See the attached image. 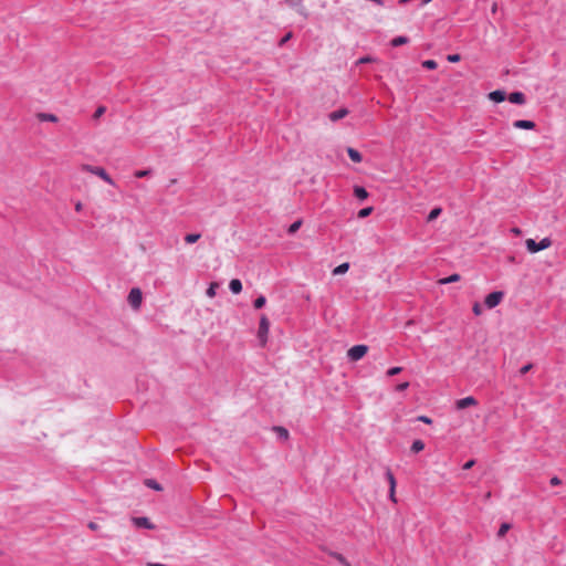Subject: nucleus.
<instances>
[{
    "instance_id": "nucleus-10",
    "label": "nucleus",
    "mask_w": 566,
    "mask_h": 566,
    "mask_svg": "<svg viewBox=\"0 0 566 566\" xmlns=\"http://www.w3.org/2000/svg\"><path fill=\"white\" fill-rule=\"evenodd\" d=\"M513 126L518 129H534L536 125L533 120L517 119L513 123Z\"/></svg>"
},
{
    "instance_id": "nucleus-14",
    "label": "nucleus",
    "mask_w": 566,
    "mask_h": 566,
    "mask_svg": "<svg viewBox=\"0 0 566 566\" xmlns=\"http://www.w3.org/2000/svg\"><path fill=\"white\" fill-rule=\"evenodd\" d=\"M347 154H348V157L354 163H360L363 160L361 154L358 150H356L355 148L348 147L347 148Z\"/></svg>"
},
{
    "instance_id": "nucleus-46",
    "label": "nucleus",
    "mask_w": 566,
    "mask_h": 566,
    "mask_svg": "<svg viewBox=\"0 0 566 566\" xmlns=\"http://www.w3.org/2000/svg\"><path fill=\"white\" fill-rule=\"evenodd\" d=\"M291 38H292V33H287V34H285V35L281 39V41H280V45L285 44V43H286Z\"/></svg>"
},
{
    "instance_id": "nucleus-40",
    "label": "nucleus",
    "mask_w": 566,
    "mask_h": 566,
    "mask_svg": "<svg viewBox=\"0 0 566 566\" xmlns=\"http://www.w3.org/2000/svg\"><path fill=\"white\" fill-rule=\"evenodd\" d=\"M374 59L371 56H363L360 57L358 61H357V64H365V63H370L373 62Z\"/></svg>"
},
{
    "instance_id": "nucleus-22",
    "label": "nucleus",
    "mask_w": 566,
    "mask_h": 566,
    "mask_svg": "<svg viewBox=\"0 0 566 566\" xmlns=\"http://www.w3.org/2000/svg\"><path fill=\"white\" fill-rule=\"evenodd\" d=\"M459 280H460V275L459 274H452L450 276L441 279L439 281V283L440 284H449V283L458 282Z\"/></svg>"
},
{
    "instance_id": "nucleus-34",
    "label": "nucleus",
    "mask_w": 566,
    "mask_h": 566,
    "mask_svg": "<svg viewBox=\"0 0 566 566\" xmlns=\"http://www.w3.org/2000/svg\"><path fill=\"white\" fill-rule=\"evenodd\" d=\"M97 167H98V166H92V165H87V164H85V165H82L81 169H82L83 171H87V172H90V174H93V175H94V171H95V169H97Z\"/></svg>"
},
{
    "instance_id": "nucleus-6",
    "label": "nucleus",
    "mask_w": 566,
    "mask_h": 566,
    "mask_svg": "<svg viewBox=\"0 0 566 566\" xmlns=\"http://www.w3.org/2000/svg\"><path fill=\"white\" fill-rule=\"evenodd\" d=\"M132 522L138 528H147V530H154L155 528V525L150 522V520L148 517H145V516L133 517Z\"/></svg>"
},
{
    "instance_id": "nucleus-25",
    "label": "nucleus",
    "mask_w": 566,
    "mask_h": 566,
    "mask_svg": "<svg viewBox=\"0 0 566 566\" xmlns=\"http://www.w3.org/2000/svg\"><path fill=\"white\" fill-rule=\"evenodd\" d=\"M331 556L334 557L338 563H340L344 566H352L347 562V559L342 554H339V553H332Z\"/></svg>"
},
{
    "instance_id": "nucleus-1",
    "label": "nucleus",
    "mask_w": 566,
    "mask_h": 566,
    "mask_svg": "<svg viewBox=\"0 0 566 566\" xmlns=\"http://www.w3.org/2000/svg\"><path fill=\"white\" fill-rule=\"evenodd\" d=\"M525 245L528 252L536 253L542 250L548 249L552 245V240L546 237L543 238L538 243L533 239H526Z\"/></svg>"
},
{
    "instance_id": "nucleus-16",
    "label": "nucleus",
    "mask_w": 566,
    "mask_h": 566,
    "mask_svg": "<svg viewBox=\"0 0 566 566\" xmlns=\"http://www.w3.org/2000/svg\"><path fill=\"white\" fill-rule=\"evenodd\" d=\"M38 118L40 122H51V123L57 122V117L54 114H50V113H39Z\"/></svg>"
},
{
    "instance_id": "nucleus-17",
    "label": "nucleus",
    "mask_w": 566,
    "mask_h": 566,
    "mask_svg": "<svg viewBox=\"0 0 566 566\" xmlns=\"http://www.w3.org/2000/svg\"><path fill=\"white\" fill-rule=\"evenodd\" d=\"M408 42H409V39L407 36L400 35V36L394 38L391 40L390 44H391V46L397 48V46L407 44Z\"/></svg>"
},
{
    "instance_id": "nucleus-26",
    "label": "nucleus",
    "mask_w": 566,
    "mask_h": 566,
    "mask_svg": "<svg viewBox=\"0 0 566 566\" xmlns=\"http://www.w3.org/2000/svg\"><path fill=\"white\" fill-rule=\"evenodd\" d=\"M265 303H266L265 296L260 295L259 297H256L254 300L253 306L259 310V308H262L265 305Z\"/></svg>"
},
{
    "instance_id": "nucleus-51",
    "label": "nucleus",
    "mask_w": 566,
    "mask_h": 566,
    "mask_svg": "<svg viewBox=\"0 0 566 566\" xmlns=\"http://www.w3.org/2000/svg\"><path fill=\"white\" fill-rule=\"evenodd\" d=\"M409 1H410V0H400V1H399V3H400V4H406V3H408Z\"/></svg>"
},
{
    "instance_id": "nucleus-37",
    "label": "nucleus",
    "mask_w": 566,
    "mask_h": 566,
    "mask_svg": "<svg viewBox=\"0 0 566 566\" xmlns=\"http://www.w3.org/2000/svg\"><path fill=\"white\" fill-rule=\"evenodd\" d=\"M472 311H473V313L476 316L481 315L482 314V307H481L480 303H478V302L474 303L473 306H472Z\"/></svg>"
},
{
    "instance_id": "nucleus-47",
    "label": "nucleus",
    "mask_w": 566,
    "mask_h": 566,
    "mask_svg": "<svg viewBox=\"0 0 566 566\" xmlns=\"http://www.w3.org/2000/svg\"><path fill=\"white\" fill-rule=\"evenodd\" d=\"M474 463H475V462H474V460H469L468 462H465V463L463 464V470H469V469H471V468L474 465Z\"/></svg>"
},
{
    "instance_id": "nucleus-5",
    "label": "nucleus",
    "mask_w": 566,
    "mask_h": 566,
    "mask_svg": "<svg viewBox=\"0 0 566 566\" xmlns=\"http://www.w3.org/2000/svg\"><path fill=\"white\" fill-rule=\"evenodd\" d=\"M143 301L142 291L138 287H134L129 291L128 303L135 310L139 308Z\"/></svg>"
},
{
    "instance_id": "nucleus-13",
    "label": "nucleus",
    "mask_w": 566,
    "mask_h": 566,
    "mask_svg": "<svg viewBox=\"0 0 566 566\" xmlns=\"http://www.w3.org/2000/svg\"><path fill=\"white\" fill-rule=\"evenodd\" d=\"M229 289L233 294H239L242 291V283L239 279H233L229 283Z\"/></svg>"
},
{
    "instance_id": "nucleus-18",
    "label": "nucleus",
    "mask_w": 566,
    "mask_h": 566,
    "mask_svg": "<svg viewBox=\"0 0 566 566\" xmlns=\"http://www.w3.org/2000/svg\"><path fill=\"white\" fill-rule=\"evenodd\" d=\"M349 263H342L333 270L334 275H340L348 271Z\"/></svg>"
},
{
    "instance_id": "nucleus-49",
    "label": "nucleus",
    "mask_w": 566,
    "mask_h": 566,
    "mask_svg": "<svg viewBox=\"0 0 566 566\" xmlns=\"http://www.w3.org/2000/svg\"><path fill=\"white\" fill-rule=\"evenodd\" d=\"M88 527H90L91 530L95 531V530L97 528V524H96V523H94V522H91V523L88 524Z\"/></svg>"
},
{
    "instance_id": "nucleus-19",
    "label": "nucleus",
    "mask_w": 566,
    "mask_h": 566,
    "mask_svg": "<svg viewBox=\"0 0 566 566\" xmlns=\"http://www.w3.org/2000/svg\"><path fill=\"white\" fill-rule=\"evenodd\" d=\"M424 449V442L422 440H415L411 444V451L418 453Z\"/></svg>"
},
{
    "instance_id": "nucleus-42",
    "label": "nucleus",
    "mask_w": 566,
    "mask_h": 566,
    "mask_svg": "<svg viewBox=\"0 0 566 566\" xmlns=\"http://www.w3.org/2000/svg\"><path fill=\"white\" fill-rule=\"evenodd\" d=\"M549 484H551L552 486L560 485V484H562V480H560L558 476H553V478L549 480Z\"/></svg>"
},
{
    "instance_id": "nucleus-38",
    "label": "nucleus",
    "mask_w": 566,
    "mask_h": 566,
    "mask_svg": "<svg viewBox=\"0 0 566 566\" xmlns=\"http://www.w3.org/2000/svg\"><path fill=\"white\" fill-rule=\"evenodd\" d=\"M409 387V382L405 381L401 384H398L395 388L396 391H405Z\"/></svg>"
},
{
    "instance_id": "nucleus-11",
    "label": "nucleus",
    "mask_w": 566,
    "mask_h": 566,
    "mask_svg": "<svg viewBox=\"0 0 566 566\" xmlns=\"http://www.w3.org/2000/svg\"><path fill=\"white\" fill-rule=\"evenodd\" d=\"M348 115V109L343 107L337 111L329 113L328 117L332 122H337Z\"/></svg>"
},
{
    "instance_id": "nucleus-9",
    "label": "nucleus",
    "mask_w": 566,
    "mask_h": 566,
    "mask_svg": "<svg viewBox=\"0 0 566 566\" xmlns=\"http://www.w3.org/2000/svg\"><path fill=\"white\" fill-rule=\"evenodd\" d=\"M507 99L511 103L517 104V105H523V104L526 103V97H525L524 93H522V92H513V93H511L507 96Z\"/></svg>"
},
{
    "instance_id": "nucleus-44",
    "label": "nucleus",
    "mask_w": 566,
    "mask_h": 566,
    "mask_svg": "<svg viewBox=\"0 0 566 566\" xmlns=\"http://www.w3.org/2000/svg\"><path fill=\"white\" fill-rule=\"evenodd\" d=\"M418 420L427 424H430L432 422V420L427 416H419Z\"/></svg>"
},
{
    "instance_id": "nucleus-27",
    "label": "nucleus",
    "mask_w": 566,
    "mask_h": 566,
    "mask_svg": "<svg viewBox=\"0 0 566 566\" xmlns=\"http://www.w3.org/2000/svg\"><path fill=\"white\" fill-rule=\"evenodd\" d=\"M218 286H219L218 283H214V282L211 283L209 285V287L207 289V292H206L207 296L210 297V298L214 297L216 296V291H217Z\"/></svg>"
},
{
    "instance_id": "nucleus-4",
    "label": "nucleus",
    "mask_w": 566,
    "mask_h": 566,
    "mask_svg": "<svg viewBox=\"0 0 566 566\" xmlns=\"http://www.w3.org/2000/svg\"><path fill=\"white\" fill-rule=\"evenodd\" d=\"M504 293L502 291H495L485 296L484 304L488 308L496 307L503 300Z\"/></svg>"
},
{
    "instance_id": "nucleus-35",
    "label": "nucleus",
    "mask_w": 566,
    "mask_h": 566,
    "mask_svg": "<svg viewBox=\"0 0 566 566\" xmlns=\"http://www.w3.org/2000/svg\"><path fill=\"white\" fill-rule=\"evenodd\" d=\"M402 370L401 367H391L387 370V376L391 377L398 375Z\"/></svg>"
},
{
    "instance_id": "nucleus-33",
    "label": "nucleus",
    "mask_w": 566,
    "mask_h": 566,
    "mask_svg": "<svg viewBox=\"0 0 566 566\" xmlns=\"http://www.w3.org/2000/svg\"><path fill=\"white\" fill-rule=\"evenodd\" d=\"M301 224H302V221H301V220H297V221L293 222V223L290 226V228H289V233H294V232H296V231L300 229Z\"/></svg>"
},
{
    "instance_id": "nucleus-31",
    "label": "nucleus",
    "mask_w": 566,
    "mask_h": 566,
    "mask_svg": "<svg viewBox=\"0 0 566 566\" xmlns=\"http://www.w3.org/2000/svg\"><path fill=\"white\" fill-rule=\"evenodd\" d=\"M150 174H151L150 169H143V170H136L134 172V176L136 178H145V177H148Z\"/></svg>"
},
{
    "instance_id": "nucleus-7",
    "label": "nucleus",
    "mask_w": 566,
    "mask_h": 566,
    "mask_svg": "<svg viewBox=\"0 0 566 566\" xmlns=\"http://www.w3.org/2000/svg\"><path fill=\"white\" fill-rule=\"evenodd\" d=\"M478 405V400L472 397V396H469V397H465V398H461L459 400L455 401V407L457 409L459 410H462V409H465L470 406H475Z\"/></svg>"
},
{
    "instance_id": "nucleus-36",
    "label": "nucleus",
    "mask_w": 566,
    "mask_h": 566,
    "mask_svg": "<svg viewBox=\"0 0 566 566\" xmlns=\"http://www.w3.org/2000/svg\"><path fill=\"white\" fill-rule=\"evenodd\" d=\"M106 108L104 106H98L93 115L94 118H99L104 113Z\"/></svg>"
},
{
    "instance_id": "nucleus-21",
    "label": "nucleus",
    "mask_w": 566,
    "mask_h": 566,
    "mask_svg": "<svg viewBox=\"0 0 566 566\" xmlns=\"http://www.w3.org/2000/svg\"><path fill=\"white\" fill-rule=\"evenodd\" d=\"M385 476L389 483V488L396 489V479L390 469L386 470Z\"/></svg>"
},
{
    "instance_id": "nucleus-12",
    "label": "nucleus",
    "mask_w": 566,
    "mask_h": 566,
    "mask_svg": "<svg viewBox=\"0 0 566 566\" xmlns=\"http://www.w3.org/2000/svg\"><path fill=\"white\" fill-rule=\"evenodd\" d=\"M489 98L491 101H493L494 103H501V102L505 101L506 93L502 90H496L489 94Z\"/></svg>"
},
{
    "instance_id": "nucleus-23",
    "label": "nucleus",
    "mask_w": 566,
    "mask_h": 566,
    "mask_svg": "<svg viewBox=\"0 0 566 566\" xmlns=\"http://www.w3.org/2000/svg\"><path fill=\"white\" fill-rule=\"evenodd\" d=\"M200 233H189L185 237L186 243L192 244L196 243L200 239Z\"/></svg>"
},
{
    "instance_id": "nucleus-32",
    "label": "nucleus",
    "mask_w": 566,
    "mask_h": 566,
    "mask_svg": "<svg viewBox=\"0 0 566 566\" xmlns=\"http://www.w3.org/2000/svg\"><path fill=\"white\" fill-rule=\"evenodd\" d=\"M373 212V207H366L358 211V218L363 219Z\"/></svg>"
},
{
    "instance_id": "nucleus-30",
    "label": "nucleus",
    "mask_w": 566,
    "mask_h": 566,
    "mask_svg": "<svg viewBox=\"0 0 566 566\" xmlns=\"http://www.w3.org/2000/svg\"><path fill=\"white\" fill-rule=\"evenodd\" d=\"M510 528H511V525L509 523L501 524L499 532H497V536L499 537L505 536V534L509 532Z\"/></svg>"
},
{
    "instance_id": "nucleus-3",
    "label": "nucleus",
    "mask_w": 566,
    "mask_h": 566,
    "mask_svg": "<svg viewBox=\"0 0 566 566\" xmlns=\"http://www.w3.org/2000/svg\"><path fill=\"white\" fill-rule=\"evenodd\" d=\"M367 352L368 347L366 345H355L348 349L347 356L352 361H357L361 359Z\"/></svg>"
},
{
    "instance_id": "nucleus-8",
    "label": "nucleus",
    "mask_w": 566,
    "mask_h": 566,
    "mask_svg": "<svg viewBox=\"0 0 566 566\" xmlns=\"http://www.w3.org/2000/svg\"><path fill=\"white\" fill-rule=\"evenodd\" d=\"M94 175L99 177L106 184L111 186H116L114 179L107 174V171L103 167L98 166L97 169H95Z\"/></svg>"
},
{
    "instance_id": "nucleus-39",
    "label": "nucleus",
    "mask_w": 566,
    "mask_h": 566,
    "mask_svg": "<svg viewBox=\"0 0 566 566\" xmlns=\"http://www.w3.org/2000/svg\"><path fill=\"white\" fill-rule=\"evenodd\" d=\"M291 7L296 8L303 4V0H285Z\"/></svg>"
},
{
    "instance_id": "nucleus-24",
    "label": "nucleus",
    "mask_w": 566,
    "mask_h": 566,
    "mask_svg": "<svg viewBox=\"0 0 566 566\" xmlns=\"http://www.w3.org/2000/svg\"><path fill=\"white\" fill-rule=\"evenodd\" d=\"M442 212V209L441 208H433L429 214H428V218L427 220L430 222V221H433L434 219H437Z\"/></svg>"
},
{
    "instance_id": "nucleus-20",
    "label": "nucleus",
    "mask_w": 566,
    "mask_h": 566,
    "mask_svg": "<svg viewBox=\"0 0 566 566\" xmlns=\"http://www.w3.org/2000/svg\"><path fill=\"white\" fill-rule=\"evenodd\" d=\"M273 430L277 433L280 439L287 440L289 431L283 427H273Z\"/></svg>"
},
{
    "instance_id": "nucleus-29",
    "label": "nucleus",
    "mask_w": 566,
    "mask_h": 566,
    "mask_svg": "<svg viewBox=\"0 0 566 566\" xmlns=\"http://www.w3.org/2000/svg\"><path fill=\"white\" fill-rule=\"evenodd\" d=\"M422 66L427 70H436L438 67V63L434 60H426L422 62Z\"/></svg>"
},
{
    "instance_id": "nucleus-48",
    "label": "nucleus",
    "mask_w": 566,
    "mask_h": 566,
    "mask_svg": "<svg viewBox=\"0 0 566 566\" xmlns=\"http://www.w3.org/2000/svg\"><path fill=\"white\" fill-rule=\"evenodd\" d=\"M511 232L514 234V235H521L522 234V230L520 228H512L511 229Z\"/></svg>"
},
{
    "instance_id": "nucleus-50",
    "label": "nucleus",
    "mask_w": 566,
    "mask_h": 566,
    "mask_svg": "<svg viewBox=\"0 0 566 566\" xmlns=\"http://www.w3.org/2000/svg\"><path fill=\"white\" fill-rule=\"evenodd\" d=\"M75 210H76V211H81V210H82V203H81V202H77V203L75 205Z\"/></svg>"
},
{
    "instance_id": "nucleus-41",
    "label": "nucleus",
    "mask_w": 566,
    "mask_h": 566,
    "mask_svg": "<svg viewBox=\"0 0 566 566\" xmlns=\"http://www.w3.org/2000/svg\"><path fill=\"white\" fill-rule=\"evenodd\" d=\"M460 55L459 54H450L448 55L447 60L451 63H455V62H459L460 61Z\"/></svg>"
},
{
    "instance_id": "nucleus-28",
    "label": "nucleus",
    "mask_w": 566,
    "mask_h": 566,
    "mask_svg": "<svg viewBox=\"0 0 566 566\" xmlns=\"http://www.w3.org/2000/svg\"><path fill=\"white\" fill-rule=\"evenodd\" d=\"M145 484H146L148 488L153 489V490H156V491H160V490H161L160 484H159L157 481L153 480V479H148V480H146V481H145Z\"/></svg>"
},
{
    "instance_id": "nucleus-2",
    "label": "nucleus",
    "mask_w": 566,
    "mask_h": 566,
    "mask_svg": "<svg viewBox=\"0 0 566 566\" xmlns=\"http://www.w3.org/2000/svg\"><path fill=\"white\" fill-rule=\"evenodd\" d=\"M270 331V322L265 315L261 316L259 323L258 337L262 345H265L268 340V334Z\"/></svg>"
},
{
    "instance_id": "nucleus-43",
    "label": "nucleus",
    "mask_w": 566,
    "mask_h": 566,
    "mask_svg": "<svg viewBox=\"0 0 566 566\" xmlns=\"http://www.w3.org/2000/svg\"><path fill=\"white\" fill-rule=\"evenodd\" d=\"M532 368H533V365H532V364L524 365V366L520 369V374H521V375H525V374H526V373H528Z\"/></svg>"
},
{
    "instance_id": "nucleus-15",
    "label": "nucleus",
    "mask_w": 566,
    "mask_h": 566,
    "mask_svg": "<svg viewBox=\"0 0 566 566\" xmlns=\"http://www.w3.org/2000/svg\"><path fill=\"white\" fill-rule=\"evenodd\" d=\"M354 195L359 200H365L368 197V192L364 187L355 186L354 187Z\"/></svg>"
},
{
    "instance_id": "nucleus-45",
    "label": "nucleus",
    "mask_w": 566,
    "mask_h": 566,
    "mask_svg": "<svg viewBox=\"0 0 566 566\" xmlns=\"http://www.w3.org/2000/svg\"><path fill=\"white\" fill-rule=\"evenodd\" d=\"M395 494H396V489L389 488V499H390L394 503H396V502H397Z\"/></svg>"
}]
</instances>
